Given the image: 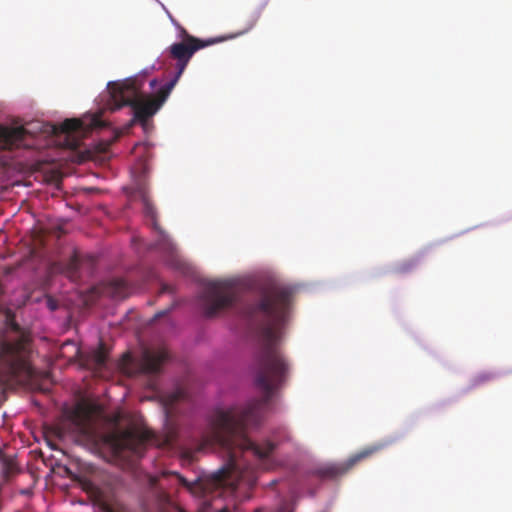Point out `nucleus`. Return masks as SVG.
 Instances as JSON below:
<instances>
[{
    "label": "nucleus",
    "instance_id": "f257e3e1",
    "mask_svg": "<svg viewBox=\"0 0 512 512\" xmlns=\"http://www.w3.org/2000/svg\"><path fill=\"white\" fill-rule=\"evenodd\" d=\"M291 301L290 289L271 286L262 290L257 303L245 309V315L250 321H256L258 316L262 317L256 329L257 349L253 361L254 383L262 392V397L252 399L244 405L217 409L210 418L199 450L217 446L225 453V465L212 475L216 486L235 484L243 468L240 455L244 452L251 451L254 456L263 459L276 447L269 440L255 444L247 437V428L260 423L274 393L288 380L290 364L280 350L279 343Z\"/></svg>",
    "mask_w": 512,
    "mask_h": 512
},
{
    "label": "nucleus",
    "instance_id": "f03ea898",
    "mask_svg": "<svg viewBox=\"0 0 512 512\" xmlns=\"http://www.w3.org/2000/svg\"><path fill=\"white\" fill-rule=\"evenodd\" d=\"M5 323L6 331L0 336V371L19 382L29 380L34 374L30 336L16 323L10 310Z\"/></svg>",
    "mask_w": 512,
    "mask_h": 512
},
{
    "label": "nucleus",
    "instance_id": "7ed1b4c3",
    "mask_svg": "<svg viewBox=\"0 0 512 512\" xmlns=\"http://www.w3.org/2000/svg\"><path fill=\"white\" fill-rule=\"evenodd\" d=\"M173 89L174 82H167L154 96L141 98L135 80L127 79L108 84L111 109L117 110L123 106H131L134 112L133 121L139 122L144 129H146L149 119L158 112Z\"/></svg>",
    "mask_w": 512,
    "mask_h": 512
},
{
    "label": "nucleus",
    "instance_id": "20e7f679",
    "mask_svg": "<svg viewBox=\"0 0 512 512\" xmlns=\"http://www.w3.org/2000/svg\"><path fill=\"white\" fill-rule=\"evenodd\" d=\"M199 299L204 315L212 318L238 303L239 293L231 281H214L205 285Z\"/></svg>",
    "mask_w": 512,
    "mask_h": 512
},
{
    "label": "nucleus",
    "instance_id": "39448f33",
    "mask_svg": "<svg viewBox=\"0 0 512 512\" xmlns=\"http://www.w3.org/2000/svg\"><path fill=\"white\" fill-rule=\"evenodd\" d=\"M182 41L172 44L169 47V53L172 59L176 60V73L169 82H174V86L186 69L194 53L202 48L222 41V38H210L202 40L190 35L184 28H181Z\"/></svg>",
    "mask_w": 512,
    "mask_h": 512
},
{
    "label": "nucleus",
    "instance_id": "423d86ee",
    "mask_svg": "<svg viewBox=\"0 0 512 512\" xmlns=\"http://www.w3.org/2000/svg\"><path fill=\"white\" fill-rule=\"evenodd\" d=\"M396 439H387L367 447H364L359 452L350 456L346 461L337 463H328L315 470V475L322 480H336L344 476L349 470H351L359 462L371 457L375 453L383 450Z\"/></svg>",
    "mask_w": 512,
    "mask_h": 512
},
{
    "label": "nucleus",
    "instance_id": "0eeeda50",
    "mask_svg": "<svg viewBox=\"0 0 512 512\" xmlns=\"http://www.w3.org/2000/svg\"><path fill=\"white\" fill-rule=\"evenodd\" d=\"M168 359L169 354L165 348H143L140 357L137 359V366L141 373L157 374Z\"/></svg>",
    "mask_w": 512,
    "mask_h": 512
},
{
    "label": "nucleus",
    "instance_id": "6e6552de",
    "mask_svg": "<svg viewBox=\"0 0 512 512\" xmlns=\"http://www.w3.org/2000/svg\"><path fill=\"white\" fill-rule=\"evenodd\" d=\"M51 131L54 135L65 134L66 147L75 150L79 147L80 141L72 134L85 132L86 128L81 120L71 118L66 119L60 124L52 125Z\"/></svg>",
    "mask_w": 512,
    "mask_h": 512
},
{
    "label": "nucleus",
    "instance_id": "1a4fd4ad",
    "mask_svg": "<svg viewBox=\"0 0 512 512\" xmlns=\"http://www.w3.org/2000/svg\"><path fill=\"white\" fill-rule=\"evenodd\" d=\"M28 131L22 127L0 125V149L11 150L24 144Z\"/></svg>",
    "mask_w": 512,
    "mask_h": 512
},
{
    "label": "nucleus",
    "instance_id": "9d476101",
    "mask_svg": "<svg viewBox=\"0 0 512 512\" xmlns=\"http://www.w3.org/2000/svg\"><path fill=\"white\" fill-rule=\"evenodd\" d=\"M151 440L152 434L150 432L140 434L135 430H126L121 433L117 440V447L131 450L135 454H141L144 443Z\"/></svg>",
    "mask_w": 512,
    "mask_h": 512
},
{
    "label": "nucleus",
    "instance_id": "9b49d317",
    "mask_svg": "<svg viewBox=\"0 0 512 512\" xmlns=\"http://www.w3.org/2000/svg\"><path fill=\"white\" fill-rule=\"evenodd\" d=\"M185 397V392L181 389H177L171 393L163 396V406L167 418L172 417L174 414L175 404Z\"/></svg>",
    "mask_w": 512,
    "mask_h": 512
},
{
    "label": "nucleus",
    "instance_id": "f8f14e48",
    "mask_svg": "<svg viewBox=\"0 0 512 512\" xmlns=\"http://www.w3.org/2000/svg\"><path fill=\"white\" fill-rule=\"evenodd\" d=\"M110 292L115 298L123 299L129 294V287L125 280L114 279L110 282Z\"/></svg>",
    "mask_w": 512,
    "mask_h": 512
},
{
    "label": "nucleus",
    "instance_id": "ddd939ff",
    "mask_svg": "<svg viewBox=\"0 0 512 512\" xmlns=\"http://www.w3.org/2000/svg\"><path fill=\"white\" fill-rule=\"evenodd\" d=\"M1 471L5 479L10 478L17 473L18 467L15 460L12 457L2 455L0 457Z\"/></svg>",
    "mask_w": 512,
    "mask_h": 512
},
{
    "label": "nucleus",
    "instance_id": "4468645a",
    "mask_svg": "<svg viewBox=\"0 0 512 512\" xmlns=\"http://www.w3.org/2000/svg\"><path fill=\"white\" fill-rule=\"evenodd\" d=\"M108 352L104 343H100L99 347L92 353V362L96 369H102L107 362Z\"/></svg>",
    "mask_w": 512,
    "mask_h": 512
},
{
    "label": "nucleus",
    "instance_id": "2eb2a0df",
    "mask_svg": "<svg viewBox=\"0 0 512 512\" xmlns=\"http://www.w3.org/2000/svg\"><path fill=\"white\" fill-rule=\"evenodd\" d=\"M142 197V203L144 206V214L146 217L150 218L152 220L154 228H157V222H156V210L153 206L152 202L150 201L148 195L143 190L141 193Z\"/></svg>",
    "mask_w": 512,
    "mask_h": 512
},
{
    "label": "nucleus",
    "instance_id": "dca6fc26",
    "mask_svg": "<svg viewBox=\"0 0 512 512\" xmlns=\"http://www.w3.org/2000/svg\"><path fill=\"white\" fill-rule=\"evenodd\" d=\"M417 264H418V260L416 258H411V259L405 260L404 262L399 264L396 267V271L398 273H407V272H410L411 270H413L417 266Z\"/></svg>",
    "mask_w": 512,
    "mask_h": 512
},
{
    "label": "nucleus",
    "instance_id": "f3484780",
    "mask_svg": "<svg viewBox=\"0 0 512 512\" xmlns=\"http://www.w3.org/2000/svg\"><path fill=\"white\" fill-rule=\"evenodd\" d=\"M259 17H260V13L259 12H254L249 17L248 24H247L246 28L243 31L237 33V35H242V34L248 32V31H250L256 25Z\"/></svg>",
    "mask_w": 512,
    "mask_h": 512
},
{
    "label": "nucleus",
    "instance_id": "a211bd4d",
    "mask_svg": "<svg viewBox=\"0 0 512 512\" xmlns=\"http://www.w3.org/2000/svg\"><path fill=\"white\" fill-rule=\"evenodd\" d=\"M493 379V375L490 374V373H482V374H479L477 375L474 379H473V386H477V385H480V384H483L487 381H490Z\"/></svg>",
    "mask_w": 512,
    "mask_h": 512
},
{
    "label": "nucleus",
    "instance_id": "6ab92c4d",
    "mask_svg": "<svg viewBox=\"0 0 512 512\" xmlns=\"http://www.w3.org/2000/svg\"><path fill=\"white\" fill-rule=\"evenodd\" d=\"M78 265H79L78 258L76 255H74L70 259L69 264H68V270H69L68 273L71 277L76 273V271L78 269Z\"/></svg>",
    "mask_w": 512,
    "mask_h": 512
},
{
    "label": "nucleus",
    "instance_id": "aec40b11",
    "mask_svg": "<svg viewBox=\"0 0 512 512\" xmlns=\"http://www.w3.org/2000/svg\"><path fill=\"white\" fill-rule=\"evenodd\" d=\"M104 127L103 121L98 116L91 118L90 128H101Z\"/></svg>",
    "mask_w": 512,
    "mask_h": 512
},
{
    "label": "nucleus",
    "instance_id": "412c9836",
    "mask_svg": "<svg viewBox=\"0 0 512 512\" xmlns=\"http://www.w3.org/2000/svg\"><path fill=\"white\" fill-rule=\"evenodd\" d=\"M173 287L169 284H163L161 287V293H172Z\"/></svg>",
    "mask_w": 512,
    "mask_h": 512
},
{
    "label": "nucleus",
    "instance_id": "4be33fe9",
    "mask_svg": "<svg viewBox=\"0 0 512 512\" xmlns=\"http://www.w3.org/2000/svg\"><path fill=\"white\" fill-rule=\"evenodd\" d=\"M175 476L180 480V482L185 485V486H188V482L182 477L180 476L178 473L175 472Z\"/></svg>",
    "mask_w": 512,
    "mask_h": 512
},
{
    "label": "nucleus",
    "instance_id": "5701e85b",
    "mask_svg": "<svg viewBox=\"0 0 512 512\" xmlns=\"http://www.w3.org/2000/svg\"><path fill=\"white\" fill-rule=\"evenodd\" d=\"M89 489L96 494L97 497H99L98 495V489L92 484V483H89Z\"/></svg>",
    "mask_w": 512,
    "mask_h": 512
},
{
    "label": "nucleus",
    "instance_id": "b1692460",
    "mask_svg": "<svg viewBox=\"0 0 512 512\" xmlns=\"http://www.w3.org/2000/svg\"><path fill=\"white\" fill-rule=\"evenodd\" d=\"M164 442H165V444H167V445H168V444H170V443L172 442V436L167 435V436H166V438H165V441H164Z\"/></svg>",
    "mask_w": 512,
    "mask_h": 512
},
{
    "label": "nucleus",
    "instance_id": "393cba45",
    "mask_svg": "<svg viewBox=\"0 0 512 512\" xmlns=\"http://www.w3.org/2000/svg\"><path fill=\"white\" fill-rule=\"evenodd\" d=\"M150 85H151V87H154V86L156 85V80H155V79H154V80H152V81L150 82Z\"/></svg>",
    "mask_w": 512,
    "mask_h": 512
},
{
    "label": "nucleus",
    "instance_id": "a878e982",
    "mask_svg": "<svg viewBox=\"0 0 512 512\" xmlns=\"http://www.w3.org/2000/svg\"><path fill=\"white\" fill-rule=\"evenodd\" d=\"M218 512H229V511H228V509H227V508H223V509H221V510H220V511H218Z\"/></svg>",
    "mask_w": 512,
    "mask_h": 512
},
{
    "label": "nucleus",
    "instance_id": "bb28decb",
    "mask_svg": "<svg viewBox=\"0 0 512 512\" xmlns=\"http://www.w3.org/2000/svg\"><path fill=\"white\" fill-rule=\"evenodd\" d=\"M166 312H161L159 313L157 316H162V315H165Z\"/></svg>",
    "mask_w": 512,
    "mask_h": 512
}]
</instances>
